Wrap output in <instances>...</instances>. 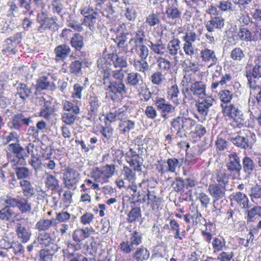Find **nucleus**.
<instances>
[{
    "instance_id": "nucleus-1",
    "label": "nucleus",
    "mask_w": 261,
    "mask_h": 261,
    "mask_svg": "<svg viewBox=\"0 0 261 261\" xmlns=\"http://www.w3.org/2000/svg\"><path fill=\"white\" fill-rule=\"evenodd\" d=\"M227 139L234 146L241 149H250L255 142V135L248 130L237 133H228Z\"/></svg>"
},
{
    "instance_id": "nucleus-2",
    "label": "nucleus",
    "mask_w": 261,
    "mask_h": 261,
    "mask_svg": "<svg viewBox=\"0 0 261 261\" xmlns=\"http://www.w3.org/2000/svg\"><path fill=\"white\" fill-rule=\"evenodd\" d=\"M196 121L190 117L183 116H177L170 122L171 127L176 131V136L181 139L187 137V132L192 129L195 125Z\"/></svg>"
},
{
    "instance_id": "nucleus-3",
    "label": "nucleus",
    "mask_w": 261,
    "mask_h": 261,
    "mask_svg": "<svg viewBox=\"0 0 261 261\" xmlns=\"http://www.w3.org/2000/svg\"><path fill=\"white\" fill-rule=\"evenodd\" d=\"M106 90V96L114 101L119 98V95L126 92V88L123 81H112L105 86Z\"/></svg>"
},
{
    "instance_id": "nucleus-4",
    "label": "nucleus",
    "mask_w": 261,
    "mask_h": 261,
    "mask_svg": "<svg viewBox=\"0 0 261 261\" xmlns=\"http://www.w3.org/2000/svg\"><path fill=\"white\" fill-rule=\"evenodd\" d=\"M142 240L141 233L135 230L130 234L128 241H123L120 244V248L124 253H129L142 243Z\"/></svg>"
},
{
    "instance_id": "nucleus-5",
    "label": "nucleus",
    "mask_w": 261,
    "mask_h": 261,
    "mask_svg": "<svg viewBox=\"0 0 261 261\" xmlns=\"http://www.w3.org/2000/svg\"><path fill=\"white\" fill-rule=\"evenodd\" d=\"M182 39L185 41L183 49L185 54L188 56H192L195 53L193 43L200 40L199 36L193 28L192 29H189L186 31Z\"/></svg>"
},
{
    "instance_id": "nucleus-6",
    "label": "nucleus",
    "mask_w": 261,
    "mask_h": 261,
    "mask_svg": "<svg viewBox=\"0 0 261 261\" xmlns=\"http://www.w3.org/2000/svg\"><path fill=\"white\" fill-rule=\"evenodd\" d=\"M221 107L225 116L232 119L238 126L243 125L244 119L242 111L238 108L232 104H221Z\"/></svg>"
},
{
    "instance_id": "nucleus-7",
    "label": "nucleus",
    "mask_w": 261,
    "mask_h": 261,
    "mask_svg": "<svg viewBox=\"0 0 261 261\" xmlns=\"http://www.w3.org/2000/svg\"><path fill=\"white\" fill-rule=\"evenodd\" d=\"M5 202L10 205L11 207H17L21 213H27L31 212V203L24 197L17 196L13 198L7 196Z\"/></svg>"
},
{
    "instance_id": "nucleus-8",
    "label": "nucleus",
    "mask_w": 261,
    "mask_h": 261,
    "mask_svg": "<svg viewBox=\"0 0 261 261\" xmlns=\"http://www.w3.org/2000/svg\"><path fill=\"white\" fill-rule=\"evenodd\" d=\"M156 110L160 112L161 116L167 119L174 113L175 107L162 97H156L154 100Z\"/></svg>"
},
{
    "instance_id": "nucleus-9",
    "label": "nucleus",
    "mask_w": 261,
    "mask_h": 261,
    "mask_svg": "<svg viewBox=\"0 0 261 261\" xmlns=\"http://www.w3.org/2000/svg\"><path fill=\"white\" fill-rule=\"evenodd\" d=\"M8 149L15 155V159L12 161L16 162V164L20 165H25L26 159L28 158V153L25 149L21 146L18 142L11 143L8 145Z\"/></svg>"
},
{
    "instance_id": "nucleus-10",
    "label": "nucleus",
    "mask_w": 261,
    "mask_h": 261,
    "mask_svg": "<svg viewBox=\"0 0 261 261\" xmlns=\"http://www.w3.org/2000/svg\"><path fill=\"white\" fill-rule=\"evenodd\" d=\"M79 172L70 167L65 169L63 173L64 183L65 187L70 190L76 189V184L79 179Z\"/></svg>"
},
{
    "instance_id": "nucleus-11",
    "label": "nucleus",
    "mask_w": 261,
    "mask_h": 261,
    "mask_svg": "<svg viewBox=\"0 0 261 261\" xmlns=\"http://www.w3.org/2000/svg\"><path fill=\"white\" fill-rule=\"evenodd\" d=\"M228 157L226 163L227 170L232 174L240 176L242 168L240 157L236 152L230 154Z\"/></svg>"
},
{
    "instance_id": "nucleus-12",
    "label": "nucleus",
    "mask_w": 261,
    "mask_h": 261,
    "mask_svg": "<svg viewBox=\"0 0 261 261\" xmlns=\"http://www.w3.org/2000/svg\"><path fill=\"white\" fill-rule=\"evenodd\" d=\"M32 122L31 117H26L23 113L14 115L11 120L8 123V126L11 129L19 130L24 124L29 125Z\"/></svg>"
},
{
    "instance_id": "nucleus-13",
    "label": "nucleus",
    "mask_w": 261,
    "mask_h": 261,
    "mask_svg": "<svg viewBox=\"0 0 261 261\" xmlns=\"http://www.w3.org/2000/svg\"><path fill=\"white\" fill-rule=\"evenodd\" d=\"M97 66L101 72L103 84L106 86L112 81L110 77L112 76L113 70L110 68L111 64L107 63L104 58L99 59L97 60Z\"/></svg>"
},
{
    "instance_id": "nucleus-14",
    "label": "nucleus",
    "mask_w": 261,
    "mask_h": 261,
    "mask_svg": "<svg viewBox=\"0 0 261 261\" xmlns=\"http://www.w3.org/2000/svg\"><path fill=\"white\" fill-rule=\"evenodd\" d=\"M167 6L165 14L167 18L171 20L179 19L181 17V11L178 8L176 0H166Z\"/></svg>"
},
{
    "instance_id": "nucleus-15",
    "label": "nucleus",
    "mask_w": 261,
    "mask_h": 261,
    "mask_svg": "<svg viewBox=\"0 0 261 261\" xmlns=\"http://www.w3.org/2000/svg\"><path fill=\"white\" fill-rule=\"evenodd\" d=\"M34 85H28L23 83H17L16 86V95L23 101L33 96Z\"/></svg>"
},
{
    "instance_id": "nucleus-16",
    "label": "nucleus",
    "mask_w": 261,
    "mask_h": 261,
    "mask_svg": "<svg viewBox=\"0 0 261 261\" xmlns=\"http://www.w3.org/2000/svg\"><path fill=\"white\" fill-rule=\"evenodd\" d=\"M242 170L245 173V178H249L255 171L256 165L251 158L245 156L242 160Z\"/></svg>"
},
{
    "instance_id": "nucleus-17",
    "label": "nucleus",
    "mask_w": 261,
    "mask_h": 261,
    "mask_svg": "<svg viewBox=\"0 0 261 261\" xmlns=\"http://www.w3.org/2000/svg\"><path fill=\"white\" fill-rule=\"evenodd\" d=\"M93 231L92 227L76 229L73 233L72 239L76 245H80L82 244L83 241L88 238Z\"/></svg>"
},
{
    "instance_id": "nucleus-18",
    "label": "nucleus",
    "mask_w": 261,
    "mask_h": 261,
    "mask_svg": "<svg viewBox=\"0 0 261 261\" xmlns=\"http://www.w3.org/2000/svg\"><path fill=\"white\" fill-rule=\"evenodd\" d=\"M58 250L56 244H52L49 248L41 249L39 252L38 261H52L53 256Z\"/></svg>"
},
{
    "instance_id": "nucleus-19",
    "label": "nucleus",
    "mask_w": 261,
    "mask_h": 261,
    "mask_svg": "<svg viewBox=\"0 0 261 261\" xmlns=\"http://www.w3.org/2000/svg\"><path fill=\"white\" fill-rule=\"evenodd\" d=\"M205 89L206 86L201 81H197L192 83L190 87V92L192 94L201 99L206 97Z\"/></svg>"
},
{
    "instance_id": "nucleus-20",
    "label": "nucleus",
    "mask_w": 261,
    "mask_h": 261,
    "mask_svg": "<svg viewBox=\"0 0 261 261\" xmlns=\"http://www.w3.org/2000/svg\"><path fill=\"white\" fill-rule=\"evenodd\" d=\"M225 24L224 19L221 16H215L211 17L205 25L206 30L209 33L215 31V29L221 30Z\"/></svg>"
},
{
    "instance_id": "nucleus-21",
    "label": "nucleus",
    "mask_w": 261,
    "mask_h": 261,
    "mask_svg": "<svg viewBox=\"0 0 261 261\" xmlns=\"http://www.w3.org/2000/svg\"><path fill=\"white\" fill-rule=\"evenodd\" d=\"M201 101L197 102V107L198 112L203 116L207 115L209 109L212 107L214 99L211 96H206L201 99Z\"/></svg>"
},
{
    "instance_id": "nucleus-22",
    "label": "nucleus",
    "mask_w": 261,
    "mask_h": 261,
    "mask_svg": "<svg viewBox=\"0 0 261 261\" xmlns=\"http://www.w3.org/2000/svg\"><path fill=\"white\" fill-rule=\"evenodd\" d=\"M226 188L216 184H211L208 187L210 194L216 200H219L225 196Z\"/></svg>"
},
{
    "instance_id": "nucleus-23",
    "label": "nucleus",
    "mask_w": 261,
    "mask_h": 261,
    "mask_svg": "<svg viewBox=\"0 0 261 261\" xmlns=\"http://www.w3.org/2000/svg\"><path fill=\"white\" fill-rule=\"evenodd\" d=\"M56 16L48 17L46 20L38 28V31L42 32L44 31L49 30L55 32L59 29V25L57 22Z\"/></svg>"
},
{
    "instance_id": "nucleus-24",
    "label": "nucleus",
    "mask_w": 261,
    "mask_h": 261,
    "mask_svg": "<svg viewBox=\"0 0 261 261\" xmlns=\"http://www.w3.org/2000/svg\"><path fill=\"white\" fill-rule=\"evenodd\" d=\"M15 231L18 238L22 243H26L30 239L32 235L30 229L22 226L20 223L17 224Z\"/></svg>"
},
{
    "instance_id": "nucleus-25",
    "label": "nucleus",
    "mask_w": 261,
    "mask_h": 261,
    "mask_svg": "<svg viewBox=\"0 0 261 261\" xmlns=\"http://www.w3.org/2000/svg\"><path fill=\"white\" fill-rule=\"evenodd\" d=\"M70 47L66 44H61L56 46L54 52L56 54L55 60L57 61H64L70 53Z\"/></svg>"
},
{
    "instance_id": "nucleus-26",
    "label": "nucleus",
    "mask_w": 261,
    "mask_h": 261,
    "mask_svg": "<svg viewBox=\"0 0 261 261\" xmlns=\"http://www.w3.org/2000/svg\"><path fill=\"white\" fill-rule=\"evenodd\" d=\"M87 99L90 107L89 112L94 115H96L101 105L98 97L95 94L93 93L87 95Z\"/></svg>"
},
{
    "instance_id": "nucleus-27",
    "label": "nucleus",
    "mask_w": 261,
    "mask_h": 261,
    "mask_svg": "<svg viewBox=\"0 0 261 261\" xmlns=\"http://www.w3.org/2000/svg\"><path fill=\"white\" fill-rule=\"evenodd\" d=\"M127 84L129 86L137 89L143 82L142 77L141 74L136 72H130L127 74Z\"/></svg>"
},
{
    "instance_id": "nucleus-28",
    "label": "nucleus",
    "mask_w": 261,
    "mask_h": 261,
    "mask_svg": "<svg viewBox=\"0 0 261 261\" xmlns=\"http://www.w3.org/2000/svg\"><path fill=\"white\" fill-rule=\"evenodd\" d=\"M147 197L148 204H150L152 210L159 211L161 202V198L156 195L154 191H147L146 194Z\"/></svg>"
},
{
    "instance_id": "nucleus-29",
    "label": "nucleus",
    "mask_w": 261,
    "mask_h": 261,
    "mask_svg": "<svg viewBox=\"0 0 261 261\" xmlns=\"http://www.w3.org/2000/svg\"><path fill=\"white\" fill-rule=\"evenodd\" d=\"M180 41L177 38H174L170 40L166 47V53L169 56H175L178 51H181L180 47Z\"/></svg>"
},
{
    "instance_id": "nucleus-30",
    "label": "nucleus",
    "mask_w": 261,
    "mask_h": 261,
    "mask_svg": "<svg viewBox=\"0 0 261 261\" xmlns=\"http://www.w3.org/2000/svg\"><path fill=\"white\" fill-rule=\"evenodd\" d=\"M149 256V251L146 248L142 246L137 248L133 254V258L136 261L147 260Z\"/></svg>"
},
{
    "instance_id": "nucleus-31",
    "label": "nucleus",
    "mask_w": 261,
    "mask_h": 261,
    "mask_svg": "<svg viewBox=\"0 0 261 261\" xmlns=\"http://www.w3.org/2000/svg\"><path fill=\"white\" fill-rule=\"evenodd\" d=\"M38 103L39 105L44 104L43 107L40 109L39 116L48 120L51 114V107L50 102L45 101V98L43 97H38Z\"/></svg>"
},
{
    "instance_id": "nucleus-32",
    "label": "nucleus",
    "mask_w": 261,
    "mask_h": 261,
    "mask_svg": "<svg viewBox=\"0 0 261 261\" xmlns=\"http://www.w3.org/2000/svg\"><path fill=\"white\" fill-rule=\"evenodd\" d=\"M99 17L98 12L94 13L92 15H88V16H85L83 23L88 26L91 31H94L96 29V24L98 21Z\"/></svg>"
},
{
    "instance_id": "nucleus-33",
    "label": "nucleus",
    "mask_w": 261,
    "mask_h": 261,
    "mask_svg": "<svg viewBox=\"0 0 261 261\" xmlns=\"http://www.w3.org/2000/svg\"><path fill=\"white\" fill-rule=\"evenodd\" d=\"M19 184L24 197L30 198L35 194V189L30 181L27 180H22L19 182Z\"/></svg>"
},
{
    "instance_id": "nucleus-34",
    "label": "nucleus",
    "mask_w": 261,
    "mask_h": 261,
    "mask_svg": "<svg viewBox=\"0 0 261 261\" xmlns=\"http://www.w3.org/2000/svg\"><path fill=\"white\" fill-rule=\"evenodd\" d=\"M233 199L241 208L245 209L248 207L249 199L247 195L241 192L233 194Z\"/></svg>"
},
{
    "instance_id": "nucleus-35",
    "label": "nucleus",
    "mask_w": 261,
    "mask_h": 261,
    "mask_svg": "<svg viewBox=\"0 0 261 261\" xmlns=\"http://www.w3.org/2000/svg\"><path fill=\"white\" fill-rule=\"evenodd\" d=\"M200 54L202 61L206 62H212L210 65L211 66L216 63L217 58L214 50L205 48L201 51Z\"/></svg>"
},
{
    "instance_id": "nucleus-36",
    "label": "nucleus",
    "mask_w": 261,
    "mask_h": 261,
    "mask_svg": "<svg viewBox=\"0 0 261 261\" xmlns=\"http://www.w3.org/2000/svg\"><path fill=\"white\" fill-rule=\"evenodd\" d=\"M81 105V102L77 100L73 101L71 102L69 101L64 100L62 101V105L63 109L70 112L71 111L72 113L74 114H78L80 113V109L79 105Z\"/></svg>"
},
{
    "instance_id": "nucleus-37",
    "label": "nucleus",
    "mask_w": 261,
    "mask_h": 261,
    "mask_svg": "<svg viewBox=\"0 0 261 261\" xmlns=\"http://www.w3.org/2000/svg\"><path fill=\"white\" fill-rule=\"evenodd\" d=\"M3 47L2 50L3 55H15L18 52L17 45L8 38L5 40Z\"/></svg>"
},
{
    "instance_id": "nucleus-38",
    "label": "nucleus",
    "mask_w": 261,
    "mask_h": 261,
    "mask_svg": "<svg viewBox=\"0 0 261 261\" xmlns=\"http://www.w3.org/2000/svg\"><path fill=\"white\" fill-rule=\"evenodd\" d=\"M37 240L39 244L45 248H49L51 247L52 244H55L53 240L51 238L50 234L45 232L39 233Z\"/></svg>"
},
{
    "instance_id": "nucleus-39",
    "label": "nucleus",
    "mask_w": 261,
    "mask_h": 261,
    "mask_svg": "<svg viewBox=\"0 0 261 261\" xmlns=\"http://www.w3.org/2000/svg\"><path fill=\"white\" fill-rule=\"evenodd\" d=\"M215 178L217 182V185L224 188H226L228 185L229 178L225 170H217L215 173Z\"/></svg>"
},
{
    "instance_id": "nucleus-40",
    "label": "nucleus",
    "mask_w": 261,
    "mask_h": 261,
    "mask_svg": "<svg viewBox=\"0 0 261 261\" xmlns=\"http://www.w3.org/2000/svg\"><path fill=\"white\" fill-rule=\"evenodd\" d=\"M71 46L76 51H80L84 46V38L79 33H75L70 39Z\"/></svg>"
},
{
    "instance_id": "nucleus-41",
    "label": "nucleus",
    "mask_w": 261,
    "mask_h": 261,
    "mask_svg": "<svg viewBox=\"0 0 261 261\" xmlns=\"http://www.w3.org/2000/svg\"><path fill=\"white\" fill-rule=\"evenodd\" d=\"M126 161L130 167H134V171L138 172L142 171V166L143 163L142 156H138V157L128 158Z\"/></svg>"
},
{
    "instance_id": "nucleus-42",
    "label": "nucleus",
    "mask_w": 261,
    "mask_h": 261,
    "mask_svg": "<svg viewBox=\"0 0 261 261\" xmlns=\"http://www.w3.org/2000/svg\"><path fill=\"white\" fill-rule=\"evenodd\" d=\"M46 187L51 190H56L59 187V181L56 177L51 174L45 173Z\"/></svg>"
},
{
    "instance_id": "nucleus-43",
    "label": "nucleus",
    "mask_w": 261,
    "mask_h": 261,
    "mask_svg": "<svg viewBox=\"0 0 261 261\" xmlns=\"http://www.w3.org/2000/svg\"><path fill=\"white\" fill-rule=\"evenodd\" d=\"M133 50L136 51V53L142 60H145L149 55V49L147 46L143 44L134 45L131 49V51H133Z\"/></svg>"
},
{
    "instance_id": "nucleus-44",
    "label": "nucleus",
    "mask_w": 261,
    "mask_h": 261,
    "mask_svg": "<svg viewBox=\"0 0 261 261\" xmlns=\"http://www.w3.org/2000/svg\"><path fill=\"white\" fill-rule=\"evenodd\" d=\"M258 217H261L260 206H254L247 211V222H253Z\"/></svg>"
},
{
    "instance_id": "nucleus-45",
    "label": "nucleus",
    "mask_w": 261,
    "mask_h": 261,
    "mask_svg": "<svg viewBox=\"0 0 261 261\" xmlns=\"http://www.w3.org/2000/svg\"><path fill=\"white\" fill-rule=\"evenodd\" d=\"M232 75L229 73L222 74L219 81H213L211 85V88L214 90L216 89L219 85L224 86L231 82Z\"/></svg>"
},
{
    "instance_id": "nucleus-46",
    "label": "nucleus",
    "mask_w": 261,
    "mask_h": 261,
    "mask_svg": "<svg viewBox=\"0 0 261 261\" xmlns=\"http://www.w3.org/2000/svg\"><path fill=\"white\" fill-rule=\"evenodd\" d=\"M13 166L16 176L18 179L26 180L30 175L31 173L29 169L24 167H18L15 166L14 164Z\"/></svg>"
},
{
    "instance_id": "nucleus-47",
    "label": "nucleus",
    "mask_w": 261,
    "mask_h": 261,
    "mask_svg": "<svg viewBox=\"0 0 261 261\" xmlns=\"http://www.w3.org/2000/svg\"><path fill=\"white\" fill-rule=\"evenodd\" d=\"M240 215V211L238 209L229 208L226 213L225 219L228 223H234L238 221Z\"/></svg>"
},
{
    "instance_id": "nucleus-48",
    "label": "nucleus",
    "mask_w": 261,
    "mask_h": 261,
    "mask_svg": "<svg viewBox=\"0 0 261 261\" xmlns=\"http://www.w3.org/2000/svg\"><path fill=\"white\" fill-rule=\"evenodd\" d=\"M230 58L237 62H241L245 58V51L239 47H234L230 53Z\"/></svg>"
},
{
    "instance_id": "nucleus-49",
    "label": "nucleus",
    "mask_w": 261,
    "mask_h": 261,
    "mask_svg": "<svg viewBox=\"0 0 261 261\" xmlns=\"http://www.w3.org/2000/svg\"><path fill=\"white\" fill-rule=\"evenodd\" d=\"M141 217V211L139 207H135L131 209L127 214V220L129 223H134Z\"/></svg>"
},
{
    "instance_id": "nucleus-50",
    "label": "nucleus",
    "mask_w": 261,
    "mask_h": 261,
    "mask_svg": "<svg viewBox=\"0 0 261 261\" xmlns=\"http://www.w3.org/2000/svg\"><path fill=\"white\" fill-rule=\"evenodd\" d=\"M135 123L134 121L126 119L121 121L119 124L120 130L123 134L128 133L135 128Z\"/></svg>"
},
{
    "instance_id": "nucleus-51",
    "label": "nucleus",
    "mask_w": 261,
    "mask_h": 261,
    "mask_svg": "<svg viewBox=\"0 0 261 261\" xmlns=\"http://www.w3.org/2000/svg\"><path fill=\"white\" fill-rule=\"evenodd\" d=\"M50 86V82L47 76H41L37 81L35 89L36 91L46 90Z\"/></svg>"
},
{
    "instance_id": "nucleus-52",
    "label": "nucleus",
    "mask_w": 261,
    "mask_h": 261,
    "mask_svg": "<svg viewBox=\"0 0 261 261\" xmlns=\"http://www.w3.org/2000/svg\"><path fill=\"white\" fill-rule=\"evenodd\" d=\"M150 47L154 53L157 54L164 55L166 53V47L163 44L161 39L155 43L150 42Z\"/></svg>"
},
{
    "instance_id": "nucleus-53",
    "label": "nucleus",
    "mask_w": 261,
    "mask_h": 261,
    "mask_svg": "<svg viewBox=\"0 0 261 261\" xmlns=\"http://www.w3.org/2000/svg\"><path fill=\"white\" fill-rule=\"evenodd\" d=\"M249 196L251 200L254 202L255 200L261 198V185L255 184L253 185L250 189Z\"/></svg>"
},
{
    "instance_id": "nucleus-54",
    "label": "nucleus",
    "mask_w": 261,
    "mask_h": 261,
    "mask_svg": "<svg viewBox=\"0 0 261 261\" xmlns=\"http://www.w3.org/2000/svg\"><path fill=\"white\" fill-rule=\"evenodd\" d=\"M53 225V221L49 219H41L38 221L35 228L38 231H45L48 230Z\"/></svg>"
},
{
    "instance_id": "nucleus-55",
    "label": "nucleus",
    "mask_w": 261,
    "mask_h": 261,
    "mask_svg": "<svg viewBox=\"0 0 261 261\" xmlns=\"http://www.w3.org/2000/svg\"><path fill=\"white\" fill-rule=\"evenodd\" d=\"M239 39L245 42H251V32L244 27H241L238 33Z\"/></svg>"
},
{
    "instance_id": "nucleus-56",
    "label": "nucleus",
    "mask_w": 261,
    "mask_h": 261,
    "mask_svg": "<svg viewBox=\"0 0 261 261\" xmlns=\"http://www.w3.org/2000/svg\"><path fill=\"white\" fill-rule=\"evenodd\" d=\"M168 172L175 173L177 168L181 166L179 161L175 158H169L167 161Z\"/></svg>"
},
{
    "instance_id": "nucleus-57",
    "label": "nucleus",
    "mask_w": 261,
    "mask_h": 261,
    "mask_svg": "<svg viewBox=\"0 0 261 261\" xmlns=\"http://www.w3.org/2000/svg\"><path fill=\"white\" fill-rule=\"evenodd\" d=\"M82 68V62L80 60L72 61L70 64L69 70V72L75 76L81 72Z\"/></svg>"
},
{
    "instance_id": "nucleus-58",
    "label": "nucleus",
    "mask_w": 261,
    "mask_h": 261,
    "mask_svg": "<svg viewBox=\"0 0 261 261\" xmlns=\"http://www.w3.org/2000/svg\"><path fill=\"white\" fill-rule=\"evenodd\" d=\"M112 61L115 67L125 68L127 66L126 57L118 56L117 55H113Z\"/></svg>"
},
{
    "instance_id": "nucleus-59",
    "label": "nucleus",
    "mask_w": 261,
    "mask_h": 261,
    "mask_svg": "<svg viewBox=\"0 0 261 261\" xmlns=\"http://www.w3.org/2000/svg\"><path fill=\"white\" fill-rule=\"evenodd\" d=\"M18 6L25 9L24 14L29 12L30 15H32L34 13V11L32 9V0H16Z\"/></svg>"
},
{
    "instance_id": "nucleus-60",
    "label": "nucleus",
    "mask_w": 261,
    "mask_h": 261,
    "mask_svg": "<svg viewBox=\"0 0 261 261\" xmlns=\"http://www.w3.org/2000/svg\"><path fill=\"white\" fill-rule=\"evenodd\" d=\"M145 37V32L142 29L139 30L136 32L135 37L130 39L129 43L133 42L135 45L142 44Z\"/></svg>"
},
{
    "instance_id": "nucleus-61",
    "label": "nucleus",
    "mask_w": 261,
    "mask_h": 261,
    "mask_svg": "<svg viewBox=\"0 0 261 261\" xmlns=\"http://www.w3.org/2000/svg\"><path fill=\"white\" fill-rule=\"evenodd\" d=\"M51 10L53 13H56L61 16L63 15V5L61 0L51 1Z\"/></svg>"
},
{
    "instance_id": "nucleus-62",
    "label": "nucleus",
    "mask_w": 261,
    "mask_h": 261,
    "mask_svg": "<svg viewBox=\"0 0 261 261\" xmlns=\"http://www.w3.org/2000/svg\"><path fill=\"white\" fill-rule=\"evenodd\" d=\"M157 63L158 67L162 71H168L171 68V62L164 58H159L157 60Z\"/></svg>"
},
{
    "instance_id": "nucleus-63",
    "label": "nucleus",
    "mask_w": 261,
    "mask_h": 261,
    "mask_svg": "<svg viewBox=\"0 0 261 261\" xmlns=\"http://www.w3.org/2000/svg\"><path fill=\"white\" fill-rule=\"evenodd\" d=\"M11 206L7 204L5 207L0 211V219L3 220H9L13 215L14 213L10 209Z\"/></svg>"
},
{
    "instance_id": "nucleus-64",
    "label": "nucleus",
    "mask_w": 261,
    "mask_h": 261,
    "mask_svg": "<svg viewBox=\"0 0 261 261\" xmlns=\"http://www.w3.org/2000/svg\"><path fill=\"white\" fill-rule=\"evenodd\" d=\"M251 74L254 78L259 79L261 77V57L255 61V65L253 68Z\"/></svg>"
}]
</instances>
